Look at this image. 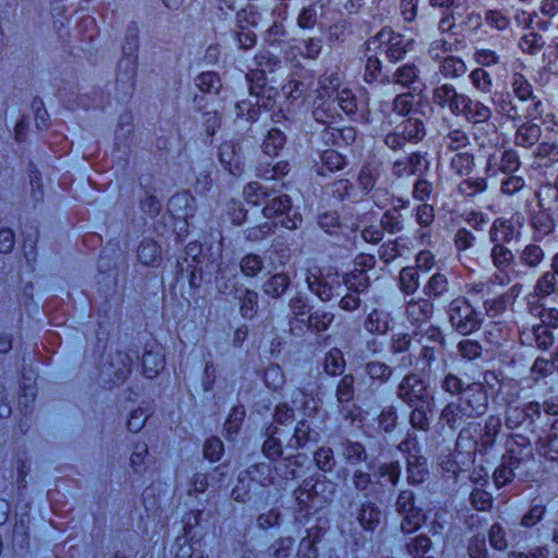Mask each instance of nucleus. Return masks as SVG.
I'll list each match as a JSON object with an SVG mask.
<instances>
[{
	"mask_svg": "<svg viewBox=\"0 0 558 558\" xmlns=\"http://www.w3.org/2000/svg\"><path fill=\"white\" fill-rule=\"evenodd\" d=\"M305 280L308 289L323 302L330 301L335 295L340 294L343 284L348 290L354 288L353 292H348L341 298L339 306L343 311L352 312L357 310L361 305V299L357 292L365 288V284L361 281L355 286L351 282V277L341 280L338 272L333 271L331 268L323 271L315 265L306 268Z\"/></svg>",
	"mask_w": 558,
	"mask_h": 558,
	"instance_id": "nucleus-1",
	"label": "nucleus"
},
{
	"mask_svg": "<svg viewBox=\"0 0 558 558\" xmlns=\"http://www.w3.org/2000/svg\"><path fill=\"white\" fill-rule=\"evenodd\" d=\"M265 218L272 220V223L265 222L260 226L246 230V238L250 241H258L272 232L275 226L280 225L288 230L299 228L302 217L292 213L291 199L288 195H277L271 197L263 208Z\"/></svg>",
	"mask_w": 558,
	"mask_h": 558,
	"instance_id": "nucleus-2",
	"label": "nucleus"
},
{
	"mask_svg": "<svg viewBox=\"0 0 558 558\" xmlns=\"http://www.w3.org/2000/svg\"><path fill=\"white\" fill-rule=\"evenodd\" d=\"M413 44L414 39L385 27L367 40V51L384 53L390 62H398L412 50Z\"/></svg>",
	"mask_w": 558,
	"mask_h": 558,
	"instance_id": "nucleus-3",
	"label": "nucleus"
},
{
	"mask_svg": "<svg viewBox=\"0 0 558 558\" xmlns=\"http://www.w3.org/2000/svg\"><path fill=\"white\" fill-rule=\"evenodd\" d=\"M511 92L514 98L525 106V118L542 119L545 111L543 100L535 95L533 85L520 72H514L510 78Z\"/></svg>",
	"mask_w": 558,
	"mask_h": 558,
	"instance_id": "nucleus-4",
	"label": "nucleus"
},
{
	"mask_svg": "<svg viewBox=\"0 0 558 558\" xmlns=\"http://www.w3.org/2000/svg\"><path fill=\"white\" fill-rule=\"evenodd\" d=\"M449 320L456 330L462 335H469L480 329L482 314L464 298L451 301L449 305Z\"/></svg>",
	"mask_w": 558,
	"mask_h": 558,
	"instance_id": "nucleus-5",
	"label": "nucleus"
},
{
	"mask_svg": "<svg viewBox=\"0 0 558 558\" xmlns=\"http://www.w3.org/2000/svg\"><path fill=\"white\" fill-rule=\"evenodd\" d=\"M397 511L402 517L401 531L415 532L425 521L423 511L414 505V495L411 490H402L397 499Z\"/></svg>",
	"mask_w": 558,
	"mask_h": 558,
	"instance_id": "nucleus-6",
	"label": "nucleus"
},
{
	"mask_svg": "<svg viewBox=\"0 0 558 558\" xmlns=\"http://www.w3.org/2000/svg\"><path fill=\"white\" fill-rule=\"evenodd\" d=\"M267 475L270 476V466L268 464H255L251 466L244 473L239 475V484L232 490V497L234 500L245 502L248 499V493L253 488L255 489L256 476ZM271 483L270 477L259 480L262 486H267Z\"/></svg>",
	"mask_w": 558,
	"mask_h": 558,
	"instance_id": "nucleus-7",
	"label": "nucleus"
},
{
	"mask_svg": "<svg viewBox=\"0 0 558 558\" xmlns=\"http://www.w3.org/2000/svg\"><path fill=\"white\" fill-rule=\"evenodd\" d=\"M545 259V251L539 244L529 243L517 251V262L512 267L514 279H520L527 270H536Z\"/></svg>",
	"mask_w": 558,
	"mask_h": 558,
	"instance_id": "nucleus-8",
	"label": "nucleus"
},
{
	"mask_svg": "<svg viewBox=\"0 0 558 558\" xmlns=\"http://www.w3.org/2000/svg\"><path fill=\"white\" fill-rule=\"evenodd\" d=\"M490 258L493 265L499 271L494 275L497 284L501 287L509 284L512 279H514L512 275V267L517 262V255H514L512 251L504 244H498L493 246L490 251Z\"/></svg>",
	"mask_w": 558,
	"mask_h": 558,
	"instance_id": "nucleus-9",
	"label": "nucleus"
},
{
	"mask_svg": "<svg viewBox=\"0 0 558 558\" xmlns=\"http://www.w3.org/2000/svg\"><path fill=\"white\" fill-rule=\"evenodd\" d=\"M398 397L413 407L428 400L426 383L415 374L407 375L399 385Z\"/></svg>",
	"mask_w": 558,
	"mask_h": 558,
	"instance_id": "nucleus-10",
	"label": "nucleus"
},
{
	"mask_svg": "<svg viewBox=\"0 0 558 558\" xmlns=\"http://www.w3.org/2000/svg\"><path fill=\"white\" fill-rule=\"evenodd\" d=\"M466 94L459 93L457 88L449 83L441 84L433 90V101L436 106L448 109L450 113L459 117Z\"/></svg>",
	"mask_w": 558,
	"mask_h": 558,
	"instance_id": "nucleus-11",
	"label": "nucleus"
},
{
	"mask_svg": "<svg viewBox=\"0 0 558 558\" xmlns=\"http://www.w3.org/2000/svg\"><path fill=\"white\" fill-rule=\"evenodd\" d=\"M461 404L468 411V417L480 416L488 407V396L482 384L473 383L465 387Z\"/></svg>",
	"mask_w": 558,
	"mask_h": 558,
	"instance_id": "nucleus-12",
	"label": "nucleus"
},
{
	"mask_svg": "<svg viewBox=\"0 0 558 558\" xmlns=\"http://www.w3.org/2000/svg\"><path fill=\"white\" fill-rule=\"evenodd\" d=\"M536 120L525 118V120L514 126L513 144L517 147L530 149L539 142L543 131L541 125L534 122Z\"/></svg>",
	"mask_w": 558,
	"mask_h": 558,
	"instance_id": "nucleus-13",
	"label": "nucleus"
},
{
	"mask_svg": "<svg viewBox=\"0 0 558 558\" xmlns=\"http://www.w3.org/2000/svg\"><path fill=\"white\" fill-rule=\"evenodd\" d=\"M533 458V450L531 444L524 438L521 441L512 440L507 448L506 453L502 456V462L515 470L522 464H525Z\"/></svg>",
	"mask_w": 558,
	"mask_h": 558,
	"instance_id": "nucleus-14",
	"label": "nucleus"
},
{
	"mask_svg": "<svg viewBox=\"0 0 558 558\" xmlns=\"http://www.w3.org/2000/svg\"><path fill=\"white\" fill-rule=\"evenodd\" d=\"M434 305L426 299L411 300L405 306V316L412 326L422 328L432 318Z\"/></svg>",
	"mask_w": 558,
	"mask_h": 558,
	"instance_id": "nucleus-15",
	"label": "nucleus"
},
{
	"mask_svg": "<svg viewBox=\"0 0 558 558\" xmlns=\"http://www.w3.org/2000/svg\"><path fill=\"white\" fill-rule=\"evenodd\" d=\"M427 168V162L421 153H412L397 159L392 165V173L397 178H405L422 173Z\"/></svg>",
	"mask_w": 558,
	"mask_h": 558,
	"instance_id": "nucleus-16",
	"label": "nucleus"
},
{
	"mask_svg": "<svg viewBox=\"0 0 558 558\" xmlns=\"http://www.w3.org/2000/svg\"><path fill=\"white\" fill-rule=\"evenodd\" d=\"M520 341L523 345H535L541 350H547L554 343V336L546 326L534 325L531 328L521 330Z\"/></svg>",
	"mask_w": 558,
	"mask_h": 558,
	"instance_id": "nucleus-17",
	"label": "nucleus"
},
{
	"mask_svg": "<svg viewBox=\"0 0 558 558\" xmlns=\"http://www.w3.org/2000/svg\"><path fill=\"white\" fill-rule=\"evenodd\" d=\"M460 116H462L469 123L475 125L488 122L493 116V110L481 100L472 99L466 95Z\"/></svg>",
	"mask_w": 558,
	"mask_h": 558,
	"instance_id": "nucleus-18",
	"label": "nucleus"
},
{
	"mask_svg": "<svg viewBox=\"0 0 558 558\" xmlns=\"http://www.w3.org/2000/svg\"><path fill=\"white\" fill-rule=\"evenodd\" d=\"M414 217L416 223L421 227V230L417 232L416 240L422 245L429 244L430 232L428 227H430L435 220L434 207L427 203H423L414 209Z\"/></svg>",
	"mask_w": 558,
	"mask_h": 558,
	"instance_id": "nucleus-19",
	"label": "nucleus"
},
{
	"mask_svg": "<svg viewBox=\"0 0 558 558\" xmlns=\"http://www.w3.org/2000/svg\"><path fill=\"white\" fill-rule=\"evenodd\" d=\"M558 291V281L554 272L545 271L536 281L534 291L526 296L527 305L530 302H539Z\"/></svg>",
	"mask_w": 558,
	"mask_h": 558,
	"instance_id": "nucleus-20",
	"label": "nucleus"
},
{
	"mask_svg": "<svg viewBox=\"0 0 558 558\" xmlns=\"http://www.w3.org/2000/svg\"><path fill=\"white\" fill-rule=\"evenodd\" d=\"M532 155L538 167H551L558 162V142L549 140L538 142Z\"/></svg>",
	"mask_w": 558,
	"mask_h": 558,
	"instance_id": "nucleus-21",
	"label": "nucleus"
},
{
	"mask_svg": "<svg viewBox=\"0 0 558 558\" xmlns=\"http://www.w3.org/2000/svg\"><path fill=\"white\" fill-rule=\"evenodd\" d=\"M219 156L221 163L230 174L240 177L243 173L242 158L233 144H222Z\"/></svg>",
	"mask_w": 558,
	"mask_h": 558,
	"instance_id": "nucleus-22",
	"label": "nucleus"
},
{
	"mask_svg": "<svg viewBox=\"0 0 558 558\" xmlns=\"http://www.w3.org/2000/svg\"><path fill=\"white\" fill-rule=\"evenodd\" d=\"M392 318L384 310L374 308L366 317L364 327L371 333L385 335L390 330Z\"/></svg>",
	"mask_w": 558,
	"mask_h": 558,
	"instance_id": "nucleus-23",
	"label": "nucleus"
},
{
	"mask_svg": "<svg viewBox=\"0 0 558 558\" xmlns=\"http://www.w3.org/2000/svg\"><path fill=\"white\" fill-rule=\"evenodd\" d=\"M437 61L439 73L446 78L454 80L461 77L468 71L465 62L460 57L453 54L441 57Z\"/></svg>",
	"mask_w": 558,
	"mask_h": 558,
	"instance_id": "nucleus-24",
	"label": "nucleus"
},
{
	"mask_svg": "<svg viewBox=\"0 0 558 558\" xmlns=\"http://www.w3.org/2000/svg\"><path fill=\"white\" fill-rule=\"evenodd\" d=\"M525 106H521L509 98H501L496 102L497 112L510 121L513 126L525 120Z\"/></svg>",
	"mask_w": 558,
	"mask_h": 558,
	"instance_id": "nucleus-25",
	"label": "nucleus"
},
{
	"mask_svg": "<svg viewBox=\"0 0 558 558\" xmlns=\"http://www.w3.org/2000/svg\"><path fill=\"white\" fill-rule=\"evenodd\" d=\"M513 236L514 226L507 219H496L489 229V240L494 245L509 243Z\"/></svg>",
	"mask_w": 558,
	"mask_h": 558,
	"instance_id": "nucleus-26",
	"label": "nucleus"
},
{
	"mask_svg": "<svg viewBox=\"0 0 558 558\" xmlns=\"http://www.w3.org/2000/svg\"><path fill=\"white\" fill-rule=\"evenodd\" d=\"M331 486L332 483L326 481L325 476H323V480H317L312 485H310L307 482H304L303 486H301L296 492V499L300 501V504L306 505L313 500L314 497H317L319 494H324L326 488H331ZM328 493L330 494L331 489H328Z\"/></svg>",
	"mask_w": 558,
	"mask_h": 558,
	"instance_id": "nucleus-27",
	"label": "nucleus"
},
{
	"mask_svg": "<svg viewBox=\"0 0 558 558\" xmlns=\"http://www.w3.org/2000/svg\"><path fill=\"white\" fill-rule=\"evenodd\" d=\"M501 430V420L499 416L489 415L484 423V427L477 440V444L487 449L494 446L497 436Z\"/></svg>",
	"mask_w": 558,
	"mask_h": 558,
	"instance_id": "nucleus-28",
	"label": "nucleus"
},
{
	"mask_svg": "<svg viewBox=\"0 0 558 558\" xmlns=\"http://www.w3.org/2000/svg\"><path fill=\"white\" fill-rule=\"evenodd\" d=\"M472 87L481 95H489L494 89V80L490 73L483 68H475L469 74Z\"/></svg>",
	"mask_w": 558,
	"mask_h": 558,
	"instance_id": "nucleus-29",
	"label": "nucleus"
},
{
	"mask_svg": "<svg viewBox=\"0 0 558 558\" xmlns=\"http://www.w3.org/2000/svg\"><path fill=\"white\" fill-rule=\"evenodd\" d=\"M392 78L402 87L415 88L414 85L420 83V70L415 64L407 63L395 71Z\"/></svg>",
	"mask_w": 558,
	"mask_h": 558,
	"instance_id": "nucleus-30",
	"label": "nucleus"
},
{
	"mask_svg": "<svg viewBox=\"0 0 558 558\" xmlns=\"http://www.w3.org/2000/svg\"><path fill=\"white\" fill-rule=\"evenodd\" d=\"M165 366V357L161 350H147L143 355V371L148 378H154Z\"/></svg>",
	"mask_w": 558,
	"mask_h": 558,
	"instance_id": "nucleus-31",
	"label": "nucleus"
},
{
	"mask_svg": "<svg viewBox=\"0 0 558 558\" xmlns=\"http://www.w3.org/2000/svg\"><path fill=\"white\" fill-rule=\"evenodd\" d=\"M322 165L317 169L319 175H326L327 173L339 171L344 168V157L333 149L325 150L320 157Z\"/></svg>",
	"mask_w": 558,
	"mask_h": 558,
	"instance_id": "nucleus-32",
	"label": "nucleus"
},
{
	"mask_svg": "<svg viewBox=\"0 0 558 558\" xmlns=\"http://www.w3.org/2000/svg\"><path fill=\"white\" fill-rule=\"evenodd\" d=\"M527 306L530 313L541 319L539 325H544L547 328L558 327V308L544 307L539 302H530Z\"/></svg>",
	"mask_w": 558,
	"mask_h": 558,
	"instance_id": "nucleus-33",
	"label": "nucleus"
},
{
	"mask_svg": "<svg viewBox=\"0 0 558 558\" xmlns=\"http://www.w3.org/2000/svg\"><path fill=\"white\" fill-rule=\"evenodd\" d=\"M444 145L448 150L459 153L471 145V140L463 129L456 128L444 136Z\"/></svg>",
	"mask_w": 558,
	"mask_h": 558,
	"instance_id": "nucleus-34",
	"label": "nucleus"
},
{
	"mask_svg": "<svg viewBox=\"0 0 558 558\" xmlns=\"http://www.w3.org/2000/svg\"><path fill=\"white\" fill-rule=\"evenodd\" d=\"M241 31L238 33L239 46L242 49H250L256 44V35L251 29H246L242 22L243 20L248 21L252 25L256 24V16L252 12L243 11L238 15Z\"/></svg>",
	"mask_w": 558,
	"mask_h": 558,
	"instance_id": "nucleus-35",
	"label": "nucleus"
},
{
	"mask_svg": "<svg viewBox=\"0 0 558 558\" xmlns=\"http://www.w3.org/2000/svg\"><path fill=\"white\" fill-rule=\"evenodd\" d=\"M465 417H468V411L461 403L454 402L447 404L440 415L441 421L452 429L461 426Z\"/></svg>",
	"mask_w": 558,
	"mask_h": 558,
	"instance_id": "nucleus-36",
	"label": "nucleus"
},
{
	"mask_svg": "<svg viewBox=\"0 0 558 558\" xmlns=\"http://www.w3.org/2000/svg\"><path fill=\"white\" fill-rule=\"evenodd\" d=\"M161 250L157 242L146 240L137 250L138 260L145 266H155L160 260Z\"/></svg>",
	"mask_w": 558,
	"mask_h": 558,
	"instance_id": "nucleus-37",
	"label": "nucleus"
},
{
	"mask_svg": "<svg viewBox=\"0 0 558 558\" xmlns=\"http://www.w3.org/2000/svg\"><path fill=\"white\" fill-rule=\"evenodd\" d=\"M475 166L474 156L469 151L456 153L450 159V169L457 175H469Z\"/></svg>",
	"mask_w": 558,
	"mask_h": 558,
	"instance_id": "nucleus-38",
	"label": "nucleus"
},
{
	"mask_svg": "<svg viewBox=\"0 0 558 558\" xmlns=\"http://www.w3.org/2000/svg\"><path fill=\"white\" fill-rule=\"evenodd\" d=\"M286 144V135L279 129L272 128L265 136L262 148L268 156H277Z\"/></svg>",
	"mask_w": 558,
	"mask_h": 558,
	"instance_id": "nucleus-39",
	"label": "nucleus"
},
{
	"mask_svg": "<svg viewBox=\"0 0 558 558\" xmlns=\"http://www.w3.org/2000/svg\"><path fill=\"white\" fill-rule=\"evenodd\" d=\"M340 86V77L336 73L325 74L318 81L317 98L323 102L329 100Z\"/></svg>",
	"mask_w": 558,
	"mask_h": 558,
	"instance_id": "nucleus-40",
	"label": "nucleus"
},
{
	"mask_svg": "<svg viewBox=\"0 0 558 558\" xmlns=\"http://www.w3.org/2000/svg\"><path fill=\"white\" fill-rule=\"evenodd\" d=\"M355 135V130L351 126H344L341 129L327 128L324 132L325 140L331 141L332 144L338 146L349 145L354 142Z\"/></svg>",
	"mask_w": 558,
	"mask_h": 558,
	"instance_id": "nucleus-41",
	"label": "nucleus"
},
{
	"mask_svg": "<svg viewBox=\"0 0 558 558\" xmlns=\"http://www.w3.org/2000/svg\"><path fill=\"white\" fill-rule=\"evenodd\" d=\"M345 361L343 353L338 348L330 349L324 360V371L331 376L341 374L344 369Z\"/></svg>",
	"mask_w": 558,
	"mask_h": 558,
	"instance_id": "nucleus-42",
	"label": "nucleus"
},
{
	"mask_svg": "<svg viewBox=\"0 0 558 558\" xmlns=\"http://www.w3.org/2000/svg\"><path fill=\"white\" fill-rule=\"evenodd\" d=\"M448 289L449 282L447 277L444 274L436 272L424 286V293L428 298L436 299L442 296L448 291Z\"/></svg>",
	"mask_w": 558,
	"mask_h": 558,
	"instance_id": "nucleus-43",
	"label": "nucleus"
},
{
	"mask_svg": "<svg viewBox=\"0 0 558 558\" xmlns=\"http://www.w3.org/2000/svg\"><path fill=\"white\" fill-rule=\"evenodd\" d=\"M408 480L411 484H418L424 481L426 474V460L416 454L408 458Z\"/></svg>",
	"mask_w": 558,
	"mask_h": 558,
	"instance_id": "nucleus-44",
	"label": "nucleus"
},
{
	"mask_svg": "<svg viewBox=\"0 0 558 558\" xmlns=\"http://www.w3.org/2000/svg\"><path fill=\"white\" fill-rule=\"evenodd\" d=\"M398 128L408 142L420 141L425 135L424 125L418 119L409 118L404 120Z\"/></svg>",
	"mask_w": 558,
	"mask_h": 558,
	"instance_id": "nucleus-45",
	"label": "nucleus"
},
{
	"mask_svg": "<svg viewBox=\"0 0 558 558\" xmlns=\"http://www.w3.org/2000/svg\"><path fill=\"white\" fill-rule=\"evenodd\" d=\"M545 41L543 36L537 32H530L527 34H524L520 40H519V47L520 49L527 54L535 56L537 54Z\"/></svg>",
	"mask_w": 558,
	"mask_h": 558,
	"instance_id": "nucleus-46",
	"label": "nucleus"
},
{
	"mask_svg": "<svg viewBox=\"0 0 558 558\" xmlns=\"http://www.w3.org/2000/svg\"><path fill=\"white\" fill-rule=\"evenodd\" d=\"M290 284V278L286 274H276L264 283V292L277 298L284 293Z\"/></svg>",
	"mask_w": 558,
	"mask_h": 558,
	"instance_id": "nucleus-47",
	"label": "nucleus"
},
{
	"mask_svg": "<svg viewBox=\"0 0 558 558\" xmlns=\"http://www.w3.org/2000/svg\"><path fill=\"white\" fill-rule=\"evenodd\" d=\"M484 19L489 27L499 32H504L510 26V17L504 10L489 9L485 12Z\"/></svg>",
	"mask_w": 558,
	"mask_h": 558,
	"instance_id": "nucleus-48",
	"label": "nucleus"
},
{
	"mask_svg": "<svg viewBox=\"0 0 558 558\" xmlns=\"http://www.w3.org/2000/svg\"><path fill=\"white\" fill-rule=\"evenodd\" d=\"M399 286L405 294L414 293L420 286L417 271L411 267L403 268L399 275Z\"/></svg>",
	"mask_w": 558,
	"mask_h": 558,
	"instance_id": "nucleus-49",
	"label": "nucleus"
},
{
	"mask_svg": "<svg viewBox=\"0 0 558 558\" xmlns=\"http://www.w3.org/2000/svg\"><path fill=\"white\" fill-rule=\"evenodd\" d=\"M195 82L202 92L217 94L221 88V81L216 72H203L196 77Z\"/></svg>",
	"mask_w": 558,
	"mask_h": 558,
	"instance_id": "nucleus-50",
	"label": "nucleus"
},
{
	"mask_svg": "<svg viewBox=\"0 0 558 558\" xmlns=\"http://www.w3.org/2000/svg\"><path fill=\"white\" fill-rule=\"evenodd\" d=\"M245 417V410L242 405H236L232 409L229 414L225 428L227 432V437L229 439L233 438L240 430L241 424Z\"/></svg>",
	"mask_w": 558,
	"mask_h": 558,
	"instance_id": "nucleus-51",
	"label": "nucleus"
},
{
	"mask_svg": "<svg viewBox=\"0 0 558 558\" xmlns=\"http://www.w3.org/2000/svg\"><path fill=\"white\" fill-rule=\"evenodd\" d=\"M473 60L478 68H490L500 63V56L489 48H476L473 52Z\"/></svg>",
	"mask_w": 558,
	"mask_h": 558,
	"instance_id": "nucleus-52",
	"label": "nucleus"
},
{
	"mask_svg": "<svg viewBox=\"0 0 558 558\" xmlns=\"http://www.w3.org/2000/svg\"><path fill=\"white\" fill-rule=\"evenodd\" d=\"M244 197L248 204L259 205L262 201L269 197L268 190L258 182H250L244 187Z\"/></svg>",
	"mask_w": 558,
	"mask_h": 558,
	"instance_id": "nucleus-53",
	"label": "nucleus"
},
{
	"mask_svg": "<svg viewBox=\"0 0 558 558\" xmlns=\"http://www.w3.org/2000/svg\"><path fill=\"white\" fill-rule=\"evenodd\" d=\"M380 512L373 505H364L359 513L360 524L365 530H374L379 523Z\"/></svg>",
	"mask_w": 558,
	"mask_h": 558,
	"instance_id": "nucleus-54",
	"label": "nucleus"
},
{
	"mask_svg": "<svg viewBox=\"0 0 558 558\" xmlns=\"http://www.w3.org/2000/svg\"><path fill=\"white\" fill-rule=\"evenodd\" d=\"M378 179V167L376 165H364L359 173V184L363 191H371Z\"/></svg>",
	"mask_w": 558,
	"mask_h": 558,
	"instance_id": "nucleus-55",
	"label": "nucleus"
},
{
	"mask_svg": "<svg viewBox=\"0 0 558 558\" xmlns=\"http://www.w3.org/2000/svg\"><path fill=\"white\" fill-rule=\"evenodd\" d=\"M333 320V314L326 311H316L307 316L308 328L316 331H325Z\"/></svg>",
	"mask_w": 558,
	"mask_h": 558,
	"instance_id": "nucleus-56",
	"label": "nucleus"
},
{
	"mask_svg": "<svg viewBox=\"0 0 558 558\" xmlns=\"http://www.w3.org/2000/svg\"><path fill=\"white\" fill-rule=\"evenodd\" d=\"M378 476L381 485H396L400 476L399 463L397 461H391L389 463L381 464L378 470Z\"/></svg>",
	"mask_w": 558,
	"mask_h": 558,
	"instance_id": "nucleus-57",
	"label": "nucleus"
},
{
	"mask_svg": "<svg viewBox=\"0 0 558 558\" xmlns=\"http://www.w3.org/2000/svg\"><path fill=\"white\" fill-rule=\"evenodd\" d=\"M487 189V181L484 178L466 179L462 181L458 191L464 196H474L478 193H483Z\"/></svg>",
	"mask_w": 558,
	"mask_h": 558,
	"instance_id": "nucleus-58",
	"label": "nucleus"
},
{
	"mask_svg": "<svg viewBox=\"0 0 558 558\" xmlns=\"http://www.w3.org/2000/svg\"><path fill=\"white\" fill-rule=\"evenodd\" d=\"M241 271L246 277H255L263 269V260L256 254L245 255L240 263Z\"/></svg>",
	"mask_w": 558,
	"mask_h": 558,
	"instance_id": "nucleus-59",
	"label": "nucleus"
},
{
	"mask_svg": "<svg viewBox=\"0 0 558 558\" xmlns=\"http://www.w3.org/2000/svg\"><path fill=\"white\" fill-rule=\"evenodd\" d=\"M339 107L347 113V114H354L357 111V100L349 88H342L341 90L337 92L336 97Z\"/></svg>",
	"mask_w": 558,
	"mask_h": 558,
	"instance_id": "nucleus-60",
	"label": "nucleus"
},
{
	"mask_svg": "<svg viewBox=\"0 0 558 558\" xmlns=\"http://www.w3.org/2000/svg\"><path fill=\"white\" fill-rule=\"evenodd\" d=\"M523 189H525V180L520 175H508L500 182V191L507 196H512Z\"/></svg>",
	"mask_w": 558,
	"mask_h": 558,
	"instance_id": "nucleus-61",
	"label": "nucleus"
},
{
	"mask_svg": "<svg viewBox=\"0 0 558 558\" xmlns=\"http://www.w3.org/2000/svg\"><path fill=\"white\" fill-rule=\"evenodd\" d=\"M354 396V377L351 374L344 375L337 387V399L339 402H349Z\"/></svg>",
	"mask_w": 558,
	"mask_h": 558,
	"instance_id": "nucleus-62",
	"label": "nucleus"
},
{
	"mask_svg": "<svg viewBox=\"0 0 558 558\" xmlns=\"http://www.w3.org/2000/svg\"><path fill=\"white\" fill-rule=\"evenodd\" d=\"M509 304L510 302L508 301V296H505L504 294L497 295L484 302L486 314L489 317L499 316L507 310Z\"/></svg>",
	"mask_w": 558,
	"mask_h": 558,
	"instance_id": "nucleus-63",
	"label": "nucleus"
},
{
	"mask_svg": "<svg viewBox=\"0 0 558 558\" xmlns=\"http://www.w3.org/2000/svg\"><path fill=\"white\" fill-rule=\"evenodd\" d=\"M314 460L318 469L330 472L335 465L333 452L330 448L320 447L314 453Z\"/></svg>",
	"mask_w": 558,
	"mask_h": 558,
	"instance_id": "nucleus-64",
	"label": "nucleus"
}]
</instances>
